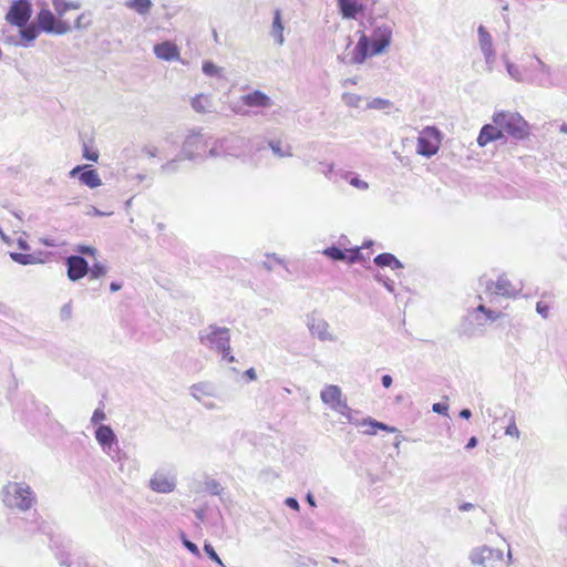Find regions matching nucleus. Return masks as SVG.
Here are the masks:
<instances>
[{"instance_id":"f257e3e1","label":"nucleus","mask_w":567,"mask_h":567,"mask_svg":"<svg viewBox=\"0 0 567 567\" xmlns=\"http://www.w3.org/2000/svg\"><path fill=\"white\" fill-rule=\"evenodd\" d=\"M392 34L393 28L386 22L374 23L370 35L361 32L350 63L362 64L368 56L384 53L392 41Z\"/></svg>"},{"instance_id":"f03ea898","label":"nucleus","mask_w":567,"mask_h":567,"mask_svg":"<svg viewBox=\"0 0 567 567\" xmlns=\"http://www.w3.org/2000/svg\"><path fill=\"white\" fill-rule=\"evenodd\" d=\"M2 499L7 507L25 512L33 506L35 495L24 482H9L2 488Z\"/></svg>"},{"instance_id":"7ed1b4c3","label":"nucleus","mask_w":567,"mask_h":567,"mask_svg":"<svg viewBox=\"0 0 567 567\" xmlns=\"http://www.w3.org/2000/svg\"><path fill=\"white\" fill-rule=\"evenodd\" d=\"M493 122L503 132L516 140H523L529 134V125L517 112L501 111L493 115Z\"/></svg>"},{"instance_id":"20e7f679","label":"nucleus","mask_w":567,"mask_h":567,"mask_svg":"<svg viewBox=\"0 0 567 567\" xmlns=\"http://www.w3.org/2000/svg\"><path fill=\"white\" fill-rule=\"evenodd\" d=\"M198 339L203 346L218 353L230 350V330L226 327L209 324L199 331Z\"/></svg>"},{"instance_id":"39448f33","label":"nucleus","mask_w":567,"mask_h":567,"mask_svg":"<svg viewBox=\"0 0 567 567\" xmlns=\"http://www.w3.org/2000/svg\"><path fill=\"white\" fill-rule=\"evenodd\" d=\"M94 435L102 451L109 455L112 461L120 464V470H123V460L126 458V454L121 453L117 436L112 427L110 425L100 424Z\"/></svg>"},{"instance_id":"423d86ee","label":"nucleus","mask_w":567,"mask_h":567,"mask_svg":"<svg viewBox=\"0 0 567 567\" xmlns=\"http://www.w3.org/2000/svg\"><path fill=\"white\" fill-rule=\"evenodd\" d=\"M212 136L200 132H193L188 134L182 146V154L184 158L189 161L205 159L206 153L209 147Z\"/></svg>"},{"instance_id":"0eeeda50","label":"nucleus","mask_w":567,"mask_h":567,"mask_svg":"<svg viewBox=\"0 0 567 567\" xmlns=\"http://www.w3.org/2000/svg\"><path fill=\"white\" fill-rule=\"evenodd\" d=\"M442 134L435 126L424 127L417 137V154L431 157L439 152Z\"/></svg>"},{"instance_id":"6e6552de","label":"nucleus","mask_w":567,"mask_h":567,"mask_svg":"<svg viewBox=\"0 0 567 567\" xmlns=\"http://www.w3.org/2000/svg\"><path fill=\"white\" fill-rule=\"evenodd\" d=\"M504 553L498 548L486 545L474 547L468 553V560L473 566L495 567V563L503 560Z\"/></svg>"},{"instance_id":"1a4fd4ad","label":"nucleus","mask_w":567,"mask_h":567,"mask_svg":"<svg viewBox=\"0 0 567 567\" xmlns=\"http://www.w3.org/2000/svg\"><path fill=\"white\" fill-rule=\"evenodd\" d=\"M245 140L240 136H229L221 140H210L206 156L217 158L226 155L237 156L235 146H243Z\"/></svg>"},{"instance_id":"9d476101","label":"nucleus","mask_w":567,"mask_h":567,"mask_svg":"<svg viewBox=\"0 0 567 567\" xmlns=\"http://www.w3.org/2000/svg\"><path fill=\"white\" fill-rule=\"evenodd\" d=\"M38 27L47 33L66 34L71 27L68 22L59 20L49 9H41L37 17Z\"/></svg>"},{"instance_id":"9b49d317","label":"nucleus","mask_w":567,"mask_h":567,"mask_svg":"<svg viewBox=\"0 0 567 567\" xmlns=\"http://www.w3.org/2000/svg\"><path fill=\"white\" fill-rule=\"evenodd\" d=\"M32 13L30 0H16L12 2L6 19L13 25L23 28L27 25Z\"/></svg>"},{"instance_id":"f8f14e48","label":"nucleus","mask_w":567,"mask_h":567,"mask_svg":"<svg viewBox=\"0 0 567 567\" xmlns=\"http://www.w3.org/2000/svg\"><path fill=\"white\" fill-rule=\"evenodd\" d=\"M478 45L484 56L486 69L492 72L496 61V52L493 45V38L484 25L477 28Z\"/></svg>"},{"instance_id":"ddd939ff","label":"nucleus","mask_w":567,"mask_h":567,"mask_svg":"<svg viewBox=\"0 0 567 567\" xmlns=\"http://www.w3.org/2000/svg\"><path fill=\"white\" fill-rule=\"evenodd\" d=\"M307 327L310 333L317 337L320 341L334 342L337 337L330 331V324L323 318L313 315L308 317Z\"/></svg>"},{"instance_id":"4468645a","label":"nucleus","mask_w":567,"mask_h":567,"mask_svg":"<svg viewBox=\"0 0 567 567\" xmlns=\"http://www.w3.org/2000/svg\"><path fill=\"white\" fill-rule=\"evenodd\" d=\"M66 275L71 281H78L89 274L87 260L80 255H71L65 259Z\"/></svg>"},{"instance_id":"2eb2a0df","label":"nucleus","mask_w":567,"mask_h":567,"mask_svg":"<svg viewBox=\"0 0 567 567\" xmlns=\"http://www.w3.org/2000/svg\"><path fill=\"white\" fill-rule=\"evenodd\" d=\"M320 399L334 412L340 410L342 404L347 401L342 395L340 386L334 384L326 385L320 392Z\"/></svg>"},{"instance_id":"dca6fc26","label":"nucleus","mask_w":567,"mask_h":567,"mask_svg":"<svg viewBox=\"0 0 567 567\" xmlns=\"http://www.w3.org/2000/svg\"><path fill=\"white\" fill-rule=\"evenodd\" d=\"M481 281L483 285H485L487 291H491L495 295L512 298L517 293L515 287L505 276H499L496 282L491 279H486L485 281L481 279Z\"/></svg>"},{"instance_id":"f3484780","label":"nucleus","mask_w":567,"mask_h":567,"mask_svg":"<svg viewBox=\"0 0 567 567\" xmlns=\"http://www.w3.org/2000/svg\"><path fill=\"white\" fill-rule=\"evenodd\" d=\"M357 414H350L348 417H347V422L348 423H351L358 427H365L363 430V433L364 434H368V435H373L375 434V430H382V431H388V432H395L396 429L395 427H391L382 422H379L377 420H373L371 417H367V419H362V420H359L358 417H355Z\"/></svg>"},{"instance_id":"a211bd4d","label":"nucleus","mask_w":567,"mask_h":567,"mask_svg":"<svg viewBox=\"0 0 567 567\" xmlns=\"http://www.w3.org/2000/svg\"><path fill=\"white\" fill-rule=\"evenodd\" d=\"M150 487L157 493H171L176 487V480L164 472H155L150 480Z\"/></svg>"},{"instance_id":"6ab92c4d","label":"nucleus","mask_w":567,"mask_h":567,"mask_svg":"<svg viewBox=\"0 0 567 567\" xmlns=\"http://www.w3.org/2000/svg\"><path fill=\"white\" fill-rule=\"evenodd\" d=\"M243 105L252 109H269L272 106L271 99L264 92L255 90L248 94L240 96Z\"/></svg>"},{"instance_id":"aec40b11","label":"nucleus","mask_w":567,"mask_h":567,"mask_svg":"<svg viewBox=\"0 0 567 567\" xmlns=\"http://www.w3.org/2000/svg\"><path fill=\"white\" fill-rule=\"evenodd\" d=\"M502 138H504V132L499 126H497L496 124H485L481 128V132L478 134L477 144L483 147L487 145L489 142Z\"/></svg>"},{"instance_id":"412c9836","label":"nucleus","mask_w":567,"mask_h":567,"mask_svg":"<svg viewBox=\"0 0 567 567\" xmlns=\"http://www.w3.org/2000/svg\"><path fill=\"white\" fill-rule=\"evenodd\" d=\"M156 58L164 61L179 60L178 47L169 41L158 43L154 47Z\"/></svg>"},{"instance_id":"4be33fe9","label":"nucleus","mask_w":567,"mask_h":567,"mask_svg":"<svg viewBox=\"0 0 567 567\" xmlns=\"http://www.w3.org/2000/svg\"><path fill=\"white\" fill-rule=\"evenodd\" d=\"M318 173H321L324 175L326 178L333 183H338L339 178L347 179L350 173L343 172V171H336L333 163H327V162H319L318 166L316 168Z\"/></svg>"},{"instance_id":"5701e85b","label":"nucleus","mask_w":567,"mask_h":567,"mask_svg":"<svg viewBox=\"0 0 567 567\" xmlns=\"http://www.w3.org/2000/svg\"><path fill=\"white\" fill-rule=\"evenodd\" d=\"M190 395L198 402H203L206 398L215 396L216 389L209 382H199L193 384L189 389Z\"/></svg>"},{"instance_id":"b1692460","label":"nucleus","mask_w":567,"mask_h":567,"mask_svg":"<svg viewBox=\"0 0 567 567\" xmlns=\"http://www.w3.org/2000/svg\"><path fill=\"white\" fill-rule=\"evenodd\" d=\"M338 4L343 18L355 19L357 14L363 10L361 4L352 0H338Z\"/></svg>"},{"instance_id":"393cba45","label":"nucleus","mask_w":567,"mask_h":567,"mask_svg":"<svg viewBox=\"0 0 567 567\" xmlns=\"http://www.w3.org/2000/svg\"><path fill=\"white\" fill-rule=\"evenodd\" d=\"M268 145L272 151L274 155L279 158L292 156V146L288 143H284L280 140H271L268 142Z\"/></svg>"},{"instance_id":"a878e982","label":"nucleus","mask_w":567,"mask_h":567,"mask_svg":"<svg viewBox=\"0 0 567 567\" xmlns=\"http://www.w3.org/2000/svg\"><path fill=\"white\" fill-rule=\"evenodd\" d=\"M373 261L379 267H390L392 269L403 268L402 262L390 252L379 254Z\"/></svg>"},{"instance_id":"bb28decb","label":"nucleus","mask_w":567,"mask_h":567,"mask_svg":"<svg viewBox=\"0 0 567 567\" xmlns=\"http://www.w3.org/2000/svg\"><path fill=\"white\" fill-rule=\"evenodd\" d=\"M79 181L90 188H96L102 185V179L97 172L90 167L79 175Z\"/></svg>"},{"instance_id":"cd10ccee","label":"nucleus","mask_w":567,"mask_h":567,"mask_svg":"<svg viewBox=\"0 0 567 567\" xmlns=\"http://www.w3.org/2000/svg\"><path fill=\"white\" fill-rule=\"evenodd\" d=\"M190 105L197 113H206L210 111L212 100L208 95L197 94L192 99Z\"/></svg>"},{"instance_id":"c85d7f7f","label":"nucleus","mask_w":567,"mask_h":567,"mask_svg":"<svg viewBox=\"0 0 567 567\" xmlns=\"http://www.w3.org/2000/svg\"><path fill=\"white\" fill-rule=\"evenodd\" d=\"M54 11L59 17L64 16L70 10H78L81 8L80 1H69V0H53Z\"/></svg>"},{"instance_id":"c756f323","label":"nucleus","mask_w":567,"mask_h":567,"mask_svg":"<svg viewBox=\"0 0 567 567\" xmlns=\"http://www.w3.org/2000/svg\"><path fill=\"white\" fill-rule=\"evenodd\" d=\"M271 34L276 39V42L281 45L285 41L284 38V25L281 22V14L279 10L275 11L274 21H272V28H271Z\"/></svg>"},{"instance_id":"7c9ffc66","label":"nucleus","mask_w":567,"mask_h":567,"mask_svg":"<svg viewBox=\"0 0 567 567\" xmlns=\"http://www.w3.org/2000/svg\"><path fill=\"white\" fill-rule=\"evenodd\" d=\"M183 159H185V158H184V155L182 154V156H177V157H174V158L165 162L161 166L159 173L162 175H172V174L177 173L181 169V164H182Z\"/></svg>"},{"instance_id":"2f4dec72","label":"nucleus","mask_w":567,"mask_h":567,"mask_svg":"<svg viewBox=\"0 0 567 567\" xmlns=\"http://www.w3.org/2000/svg\"><path fill=\"white\" fill-rule=\"evenodd\" d=\"M503 61L505 63V66H506V70H507V73L508 75L515 80L516 82H524L525 81V76H524V73L523 71L520 70V68L514 63H512L507 55L504 54L503 55Z\"/></svg>"},{"instance_id":"473e14b6","label":"nucleus","mask_w":567,"mask_h":567,"mask_svg":"<svg viewBox=\"0 0 567 567\" xmlns=\"http://www.w3.org/2000/svg\"><path fill=\"white\" fill-rule=\"evenodd\" d=\"M10 257L13 261L20 265H34L42 262L39 258L31 254L10 252Z\"/></svg>"},{"instance_id":"72a5a7b5","label":"nucleus","mask_w":567,"mask_h":567,"mask_svg":"<svg viewBox=\"0 0 567 567\" xmlns=\"http://www.w3.org/2000/svg\"><path fill=\"white\" fill-rule=\"evenodd\" d=\"M126 7L134 9L140 14H146L152 7V1L151 0H130L126 2Z\"/></svg>"},{"instance_id":"f704fd0d","label":"nucleus","mask_w":567,"mask_h":567,"mask_svg":"<svg viewBox=\"0 0 567 567\" xmlns=\"http://www.w3.org/2000/svg\"><path fill=\"white\" fill-rule=\"evenodd\" d=\"M20 29L21 37L25 42H32L39 35L40 29L34 24L24 25L23 28Z\"/></svg>"},{"instance_id":"c9c22d12","label":"nucleus","mask_w":567,"mask_h":567,"mask_svg":"<svg viewBox=\"0 0 567 567\" xmlns=\"http://www.w3.org/2000/svg\"><path fill=\"white\" fill-rule=\"evenodd\" d=\"M203 72L207 76L223 78V68L217 66L212 61H205L202 68Z\"/></svg>"},{"instance_id":"e433bc0d","label":"nucleus","mask_w":567,"mask_h":567,"mask_svg":"<svg viewBox=\"0 0 567 567\" xmlns=\"http://www.w3.org/2000/svg\"><path fill=\"white\" fill-rule=\"evenodd\" d=\"M323 255L336 261H343L347 259V252L336 246L326 248L323 250Z\"/></svg>"},{"instance_id":"4c0bfd02","label":"nucleus","mask_w":567,"mask_h":567,"mask_svg":"<svg viewBox=\"0 0 567 567\" xmlns=\"http://www.w3.org/2000/svg\"><path fill=\"white\" fill-rule=\"evenodd\" d=\"M107 272V268L102 265L101 262L93 264L92 267H90L89 275L91 279H99L103 277Z\"/></svg>"},{"instance_id":"58836bf2","label":"nucleus","mask_w":567,"mask_h":567,"mask_svg":"<svg viewBox=\"0 0 567 567\" xmlns=\"http://www.w3.org/2000/svg\"><path fill=\"white\" fill-rule=\"evenodd\" d=\"M361 100V96L354 93H344L342 95V101L350 107H359Z\"/></svg>"},{"instance_id":"ea45409f","label":"nucleus","mask_w":567,"mask_h":567,"mask_svg":"<svg viewBox=\"0 0 567 567\" xmlns=\"http://www.w3.org/2000/svg\"><path fill=\"white\" fill-rule=\"evenodd\" d=\"M204 551L207 554V556L214 560L215 563H217L219 566L221 567H226L221 559L219 558L218 554L216 553V550L214 549V547L209 544V543H206L204 545Z\"/></svg>"},{"instance_id":"a19ab883","label":"nucleus","mask_w":567,"mask_h":567,"mask_svg":"<svg viewBox=\"0 0 567 567\" xmlns=\"http://www.w3.org/2000/svg\"><path fill=\"white\" fill-rule=\"evenodd\" d=\"M374 279L378 281V282H381L389 292H394V282L392 280H390L388 277H385L383 274L381 272H377L374 275Z\"/></svg>"},{"instance_id":"79ce46f5","label":"nucleus","mask_w":567,"mask_h":567,"mask_svg":"<svg viewBox=\"0 0 567 567\" xmlns=\"http://www.w3.org/2000/svg\"><path fill=\"white\" fill-rule=\"evenodd\" d=\"M505 434L515 439H519L520 432L516 425L514 416L512 417L509 424L506 426Z\"/></svg>"},{"instance_id":"37998d69","label":"nucleus","mask_w":567,"mask_h":567,"mask_svg":"<svg viewBox=\"0 0 567 567\" xmlns=\"http://www.w3.org/2000/svg\"><path fill=\"white\" fill-rule=\"evenodd\" d=\"M206 489L212 495H219L223 491L220 484L216 480H209L206 482Z\"/></svg>"},{"instance_id":"c03bdc74","label":"nucleus","mask_w":567,"mask_h":567,"mask_svg":"<svg viewBox=\"0 0 567 567\" xmlns=\"http://www.w3.org/2000/svg\"><path fill=\"white\" fill-rule=\"evenodd\" d=\"M90 24H91V20L86 17V14L85 13H81L76 18L74 27L76 29H86V28L90 27Z\"/></svg>"},{"instance_id":"a18cd8bd","label":"nucleus","mask_w":567,"mask_h":567,"mask_svg":"<svg viewBox=\"0 0 567 567\" xmlns=\"http://www.w3.org/2000/svg\"><path fill=\"white\" fill-rule=\"evenodd\" d=\"M182 542H183V545L192 553L194 554L195 556H199L200 555V551L197 547V545L193 542H190L189 539H187L185 537V535H182Z\"/></svg>"},{"instance_id":"49530a36","label":"nucleus","mask_w":567,"mask_h":567,"mask_svg":"<svg viewBox=\"0 0 567 567\" xmlns=\"http://www.w3.org/2000/svg\"><path fill=\"white\" fill-rule=\"evenodd\" d=\"M106 419V414L105 412L103 411L102 408H97L94 412H93V415L91 417V423L92 424H100L102 421H104Z\"/></svg>"},{"instance_id":"de8ad7c7","label":"nucleus","mask_w":567,"mask_h":567,"mask_svg":"<svg viewBox=\"0 0 567 567\" xmlns=\"http://www.w3.org/2000/svg\"><path fill=\"white\" fill-rule=\"evenodd\" d=\"M535 59V65H532L530 68L534 70H539L546 74L550 73V66L547 65L545 62H543L537 55L534 56Z\"/></svg>"},{"instance_id":"09e8293b","label":"nucleus","mask_w":567,"mask_h":567,"mask_svg":"<svg viewBox=\"0 0 567 567\" xmlns=\"http://www.w3.org/2000/svg\"><path fill=\"white\" fill-rule=\"evenodd\" d=\"M83 157L89 161H92V162H97L99 152L89 150L87 145L84 143L83 144Z\"/></svg>"},{"instance_id":"8fccbe9b","label":"nucleus","mask_w":567,"mask_h":567,"mask_svg":"<svg viewBox=\"0 0 567 567\" xmlns=\"http://www.w3.org/2000/svg\"><path fill=\"white\" fill-rule=\"evenodd\" d=\"M76 252L82 255L95 256L96 249L92 246L79 245L75 249Z\"/></svg>"},{"instance_id":"3c124183","label":"nucleus","mask_w":567,"mask_h":567,"mask_svg":"<svg viewBox=\"0 0 567 567\" xmlns=\"http://www.w3.org/2000/svg\"><path fill=\"white\" fill-rule=\"evenodd\" d=\"M361 259H362V254L360 252L359 248H355V249L351 250L349 256L347 255L346 260L349 264H355V262L360 261Z\"/></svg>"},{"instance_id":"603ef678","label":"nucleus","mask_w":567,"mask_h":567,"mask_svg":"<svg viewBox=\"0 0 567 567\" xmlns=\"http://www.w3.org/2000/svg\"><path fill=\"white\" fill-rule=\"evenodd\" d=\"M390 106V101L384 99H374L370 104L369 107L371 109H385Z\"/></svg>"},{"instance_id":"864d4df0","label":"nucleus","mask_w":567,"mask_h":567,"mask_svg":"<svg viewBox=\"0 0 567 567\" xmlns=\"http://www.w3.org/2000/svg\"><path fill=\"white\" fill-rule=\"evenodd\" d=\"M536 311L537 313H539L544 319H547L548 316H549V307L548 305L542 302V301H538L536 303Z\"/></svg>"},{"instance_id":"5fc2aeb1","label":"nucleus","mask_w":567,"mask_h":567,"mask_svg":"<svg viewBox=\"0 0 567 567\" xmlns=\"http://www.w3.org/2000/svg\"><path fill=\"white\" fill-rule=\"evenodd\" d=\"M337 413H339L340 415H342L346 420L347 417L350 415V414H358L359 412L358 411H354L353 409H351L347 401L342 404V408H340V410L337 411Z\"/></svg>"},{"instance_id":"6e6d98bb","label":"nucleus","mask_w":567,"mask_h":567,"mask_svg":"<svg viewBox=\"0 0 567 567\" xmlns=\"http://www.w3.org/2000/svg\"><path fill=\"white\" fill-rule=\"evenodd\" d=\"M349 183L359 188V189H368L369 185L367 182L360 179L358 176H353L349 179Z\"/></svg>"},{"instance_id":"4d7b16f0","label":"nucleus","mask_w":567,"mask_h":567,"mask_svg":"<svg viewBox=\"0 0 567 567\" xmlns=\"http://www.w3.org/2000/svg\"><path fill=\"white\" fill-rule=\"evenodd\" d=\"M142 153L148 157H156L158 155V148L154 145H145L142 148Z\"/></svg>"},{"instance_id":"13d9d810","label":"nucleus","mask_w":567,"mask_h":567,"mask_svg":"<svg viewBox=\"0 0 567 567\" xmlns=\"http://www.w3.org/2000/svg\"><path fill=\"white\" fill-rule=\"evenodd\" d=\"M432 410H433V412L439 413V414H446L449 406L444 403H434L432 405Z\"/></svg>"},{"instance_id":"bf43d9fd","label":"nucleus","mask_w":567,"mask_h":567,"mask_svg":"<svg viewBox=\"0 0 567 567\" xmlns=\"http://www.w3.org/2000/svg\"><path fill=\"white\" fill-rule=\"evenodd\" d=\"M90 165H78L74 168H72L69 173L70 177H79V175L84 172V169L89 168Z\"/></svg>"},{"instance_id":"052dcab7","label":"nucleus","mask_w":567,"mask_h":567,"mask_svg":"<svg viewBox=\"0 0 567 567\" xmlns=\"http://www.w3.org/2000/svg\"><path fill=\"white\" fill-rule=\"evenodd\" d=\"M486 317V320H489V321H496L498 318H501L503 316V313L501 311H495V310H492L489 309L488 311H486V315H484Z\"/></svg>"},{"instance_id":"680f3d73","label":"nucleus","mask_w":567,"mask_h":567,"mask_svg":"<svg viewBox=\"0 0 567 567\" xmlns=\"http://www.w3.org/2000/svg\"><path fill=\"white\" fill-rule=\"evenodd\" d=\"M285 504L293 511H299L300 508L299 502L295 497H287Z\"/></svg>"},{"instance_id":"e2e57ef3","label":"nucleus","mask_w":567,"mask_h":567,"mask_svg":"<svg viewBox=\"0 0 567 567\" xmlns=\"http://www.w3.org/2000/svg\"><path fill=\"white\" fill-rule=\"evenodd\" d=\"M219 353L221 354L223 360L229 363L235 362V357L230 353V350H221Z\"/></svg>"},{"instance_id":"0e129e2a","label":"nucleus","mask_w":567,"mask_h":567,"mask_svg":"<svg viewBox=\"0 0 567 567\" xmlns=\"http://www.w3.org/2000/svg\"><path fill=\"white\" fill-rule=\"evenodd\" d=\"M392 377L389 374H385L382 377L381 382L384 388H390L392 385Z\"/></svg>"},{"instance_id":"69168bd1","label":"nucleus","mask_w":567,"mask_h":567,"mask_svg":"<svg viewBox=\"0 0 567 567\" xmlns=\"http://www.w3.org/2000/svg\"><path fill=\"white\" fill-rule=\"evenodd\" d=\"M245 375L252 381L257 379V374L254 368L246 370Z\"/></svg>"},{"instance_id":"338daca9","label":"nucleus","mask_w":567,"mask_h":567,"mask_svg":"<svg viewBox=\"0 0 567 567\" xmlns=\"http://www.w3.org/2000/svg\"><path fill=\"white\" fill-rule=\"evenodd\" d=\"M477 443H478L477 439L475 436H472L467 441V444H466L465 449H467V450L474 449L477 445Z\"/></svg>"},{"instance_id":"774afa93","label":"nucleus","mask_w":567,"mask_h":567,"mask_svg":"<svg viewBox=\"0 0 567 567\" xmlns=\"http://www.w3.org/2000/svg\"><path fill=\"white\" fill-rule=\"evenodd\" d=\"M60 564L66 567H73L72 563L69 561V557H65L64 555H61L59 557Z\"/></svg>"}]
</instances>
